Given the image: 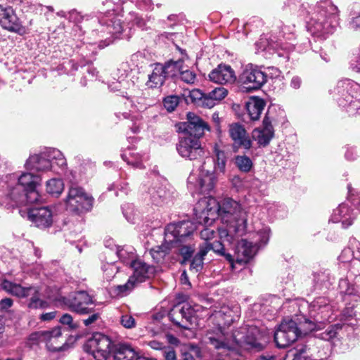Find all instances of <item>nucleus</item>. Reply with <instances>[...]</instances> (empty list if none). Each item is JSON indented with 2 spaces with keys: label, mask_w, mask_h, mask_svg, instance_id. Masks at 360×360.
<instances>
[{
  "label": "nucleus",
  "mask_w": 360,
  "mask_h": 360,
  "mask_svg": "<svg viewBox=\"0 0 360 360\" xmlns=\"http://www.w3.org/2000/svg\"><path fill=\"white\" fill-rule=\"evenodd\" d=\"M129 82L124 80L115 81L109 85V89L111 91L118 92L122 96L127 97V93L124 91Z\"/></svg>",
  "instance_id": "46"
},
{
  "label": "nucleus",
  "mask_w": 360,
  "mask_h": 360,
  "mask_svg": "<svg viewBox=\"0 0 360 360\" xmlns=\"http://www.w3.org/2000/svg\"><path fill=\"white\" fill-rule=\"evenodd\" d=\"M120 324L125 328L131 329L136 326L135 319L130 314H123L120 317Z\"/></svg>",
  "instance_id": "50"
},
{
  "label": "nucleus",
  "mask_w": 360,
  "mask_h": 360,
  "mask_svg": "<svg viewBox=\"0 0 360 360\" xmlns=\"http://www.w3.org/2000/svg\"><path fill=\"white\" fill-rule=\"evenodd\" d=\"M121 156L123 160L128 165H132L136 168H143L142 156L139 153L136 152V149L129 148L125 150Z\"/></svg>",
  "instance_id": "34"
},
{
  "label": "nucleus",
  "mask_w": 360,
  "mask_h": 360,
  "mask_svg": "<svg viewBox=\"0 0 360 360\" xmlns=\"http://www.w3.org/2000/svg\"><path fill=\"white\" fill-rule=\"evenodd\" d=\"M195 311L188 303L175 305L168 316L177 326L188 329L192 326Z\"/></svg>",
  "instance_id": "19"
},
{
  "label": "nucleus",
  "mask_w": 360,
  "mask_h": 360,
  "mask_svg": "<svg viewBox=\"0 0 360 360\" xmlns=\"http://www.w3.org/2000/svg\"><path fill=\"white\" fill-rule=\"evenodd\" d=\"M174 247L179 248V255L183 257L182 263H185L186 261L191 259L195 250V243H192L191 240L179 243L177 245H174L173 248Z\"/></svg>",
  "instance_id": "35"
},
{
  "label": "nucleus",
  "mask_w": 360,
  "mask_h": 360,
  "mask_svg": "<svg viewBox=\"0 0 360 360\" xmlns=\"http://www.w3.org/2000/svg\"><path fill=\"white\" fill-rule=\"evenodd\" d=\"M204 94H203L202 91H200L198 89H193L188 92V95L185 94L186 101L188 103V102L195 103L198 101L201 102Z\"/></svg>",
  "instance_id": "51"
},
{
  "label": "nucleus",
  "mask_w": 360,
  "mask_h": 360,
  "mask_svg": "<svg viewBox=\"0 0 360 360\" xmlns=\"http://www.w3.org/2000/svg\"><path fill=\"white\" fill-rule=\"evenodd\" d=\"M84 350L96 360H106L113 348L110 338L101 333H96L87 340Z\"/></svg>",
  "instance_id": "10"
},
{
  "label": "nucleus",
  "mask_w": 360,
  "mask_h": 360,
  "mask_svg": "<svg viewBox=\"0 0 360 360\" xmlns=\"http://www.w3.org/2000/svg\"><path fill=\"white\" fill-rule=\"evenodd\" d=\"M13 301L11 298H4L0 301V309L1 311H7L12 306Z\"/></svg>",
  "instance_id": "58"
},
{
  "label": "nucleus",
  "mask_w": 360,
  "mask_h": 360,
  "mask_svg": "<svg viewBox=\"0 0 360 360\" xmlns=\"http://www.w3.org/2000/svg\"><path fill=\"white\" fill-rule=\"evenodd\" d=\"M179 76L181 79L187 84H193L196 79L195 73L186 68L184 65L180 71Z\"/></svg>",
  "instance_id": "48"
},
{
  "label": "nucleus",
  "mask_w": 360,
  "mask_h": 360,
  "mask_svg": "<svg viewBox=\"0 0 360 360\" xmlns=\"http://www.w3.org/2000/svg\"><path fill=\"white\" fill-rule=\"evenodd\" d=\"M209 127L200 117L193 112L187 114V121L179 125V131L185 136H192L200 139Z\"/></svg>",
  "instance_id": "20"
},
{
  "label": "nucleus",
  "mask_w": 360,
  "mask_h": 360,
  "mask_svg": "<svg viewBox=\"0 0 360 360\" xmlns=\"http://www.w3.org/2000/svg\"><path fill=\"white\" fill-rule=\"evenodd\" d=\"M217 235L215 229L210 227H205L200 232L201 239L204 240V243H210L209 240L213 239Z\"/></svg>",
  "instance_id": "52"
},
{
  "label": "nucleus",
  "mask_w": 360,
  "mask_h": 360,
  "mask_svg": "<svg viewBox=\"0 0 360 360\" xmlns=\"http://www.w3.org/2000/svg\"><path fill=\"white\" fill-rule=\"evenodd\" d=\"M218 217H221L223 223L227 224L229 232H231V229L239 235L245 232L247 226V213L238 201L230 198H225L221 200Z\"/></svg>",
  "instance_id": "3"
},
{
  "label": "nucleus",
  "mask_w": 360,
  "mask_h": 360,
  "mask_svg": "<svg viewBox=\"0 0 360 360\" xmlns=\"http://www.w3.org/2000/svg\"><path fill=\"white\" fill-rule=\"evenodd\" d=\"M219 202L211 195L200 199L194 208L198 223L210 226L218 217Z\"/></svg>",
  "instance_id": "12"
},
{
  "label": "nucleus",
  "mask_w": 360,
  "mask_h": 360,
  "mask_svg": "<svg viewBox=\"0 0 360 360\" xmlns=\"http://www.w3.org/2000/svg\"><path fill=\"white\" fill-rule=\"evenodd\" d=\"M208 94L217 102L224 99L228 94V91L223 86L216 87L210 92Z\"/></svg>",
  "instance_id": "49"
},
{
  "label": "nucleus",
  "mask_w": 360,
  "mask_h": 360,
  "mask_svg": "<svg viewBox=\"0 0 360 360\" xmlns=\"http://www.w3.org/2000/svg\"><path fill=\"white\" fill-rule=\"evenodd\" d=\"M27 218L39 228H47L53 223V213L49 207H34L27 212Z\"/></svg>",
  "instance_id": "24"
},
{
  "label": "nucleus",
  "mask_w": 360,
  "mask_h": 360,
  "mask_svg": "<svg viewBox=\"0 0 360 360\" xmlns=\"http://www.w3.org/2000/svg\"><path fill=\"white\" fill-rule=\"evenodd\" d=\"M102 270L104 278L110 281L118 272L119 266L115 262H106L103 264Z\"/></svg>",
  "instance_id": "44"
},
{
  "label": "nucleus",
  "mask_w": 360,
  "mask_h": 360,
  "mask_svg": "<svg viewBox=\"0 0 360 360\" xmlns=\"http://www.w3.org/2000/svg\"><path fill=\"white\" fill-rule=\"evenodd\" d=\"M180 98L178 96L171 95L165 97L163 100V105L165 109L171 112L178 106Z\"/></svg>",
  "instance_id": "47"
},
{
  "label": "nucleus",
  "mask_w": 360,
  "mask_h": 360,
  "mask_svg": "<svg viewBox=\"0 0 360 360\" xmlns=\"http://www.w3.org/2000/svg\"><path fill=\"white\" fill-rule=\"evenodd\" d=\"M92 303V298L85 291L75 292L70 296L66 302L72 311L80 314L90 313L92 309L88 306Z\"/></svg>",
  "instance_id": "23"
},
{
  "label": "nucleus",
  "mask_w": 360,
  "mask_h": 360,
  "mask_svg": "<svg viewBox=\"0 0 360 360\" xmlns=\"http://www.w3.org/2000/svg\"><path fill=\"white\" fill-rule=\"evenodd\" d=\"M179 155L189 160H196L202 158L205 151L197 137L181 135L176 146Z\"/></svg>",
  "instance_id": "15"
},
{
  "label": "nucleus",
  "mask_w": 360,
  "mask_h": 360,
  "mask_svg": "<svg viewBox=\"0 0 360 360\" xmlns=\"http://www.w3.org/2000/svg\"><path fill=\"white\" fill-rule=\"evenodd\" d=\"M354 257L352 250L349 248H347L342 251L339 256V260L341 263H350L351 260Z\"/></svg>",
  "instance_id": "53"
},
{
  "label": "nucleus",
  "mask_w": 360,
  "mask_h": 360,
  "mask_svg": "<svg viewBox=\"0 0 360 360\" xmlns=\"http://www.w3.org/2000/svg\"><path fill=\"white\" fill-rule=\"evenodd\" d=\"M267 75L257 65H245L238 76V82L246 91L260 89L267 82Z\"/></svg>",
  "instance_id": "8"
},
{
  "label": "nucleus",
  "mask_w": 360,
  "mask_h": 360,
  "mask_svg": "<svg viewBox=\"0 0 360 360\" xmlns=\"http://www.w3.org/2000/svg\"><path fill=\"white\" fill-rule=\"evenodd\" d=\"M350 26L353 30L360 31V15L352 19Z\"/></svg>",
  "instance_id": "61"
},
{
  "label": "nucleus",
  "mask_w": 360,
  "mask_h": 360,
  "mask_svg": "<svg viewBox=\"0 0 360 360\" xmlns=\"http://www.w3.org/2000/svg\"><path fill=\"white\" fill-rule=\"evenodd\" d=\"M265 102L259 98H252L246 103V110L252 120H257L264 108Z\"/></svg>",
  "instance_id": "32"
},
{
  "label": "nucleus",
  "mask_w": 360,
  "mask_h": 360,
  "mask_svg": "<svg viewBox=\"0 0 360 360\" xmlns=\"http://www.w3.org/2000/svg\"><path fill=\"white\" fill-rule=\"evenodd\" d=\"M214 162L211 158H206L204 161L199 174L191 173L188 177L187 186L192 194L200 193L210 195L215 187L217 176L212 167Z\"/></svg>",
  "instance_id": "5"
},
{
  "label": "nucleus",
  "mask_w": 360,
  "mask_h": 360,
  "mask_svg": "<svg viewBox=\"0 0 360 360\" xmlns=\"http://www.w3.org/2000/svg\"><path fill=\"white\" fill-rule=\"evenodd\" d=\"M235 163L238 169L244 172H248L252 167V162L245 155H238L235 158Z\"/></svg>",
  "instance_id": "45"
},
{
  "label": "nucleus",
  "mask_w": 360,
  "mask_h": 360,
  "mask_svg": "<svg viewBox=\"0 0 360 360\" xmlns=\"http://www.w3.org/2000/svg\"><path fill=\"white\" fill-rule=\"evenodd\" d=\"M118 258L124 263L131 266V262H134L136 255L132 248L127 250L124 248L118 249L117 251Z\"/></svg>",
  "instance_id": "42"
},
{
  "label": "nucleus",
  "mask_w": 360,
  "mask_h": 360,
  "mask_svg": "<svg viewBox=\"0 0 360 360\" xmlns=\"http://www.w3.org/2000/svg\"><path fill=\"white\" fill-rule=\"evenodd\" d=\"M98 318H99V314L98 313H94V314H91V316H89L86 319H84L83 321L86 326H89L91 324L96 322L98 319Z\"/></svg>",
  "instance_id": "60"
},
{
  "label": "nucleus",
  "mask_w": 360,
  "mask_h": 360,
  "mask_svg": "<svg viewBox=\"0 0 360 360\" xmlns=\"http://www.w3.org/2000/svg\"><path fill=\"white\" fill-rule=\"evenodd\" d=\"M214 153L216 156V160L210 158L213 160L214 163L212 167H210L209 165V168L214 169V172L215 170H219V172H223L224 171L226 162L225 153L224 151L217 148V146H214Z\"/></svg>",
  "instance_id": "40"
},
{
  "label": "nucleus",
  "mask_w": 360,
  "mask_h": 360,
  "mask_svg": "<svg viewBox=\"0 0 360 360\" xmlns=\"http://www.w3.org/2000/svg\"><path fill=\"white\" fill-rule=\"evenodd\" d=\"M101 24L106 25L108 32L112 34H120L122 31L120 19L115 16L114 11H108L99 17Z\"/></svg>",
  "instance_id": "31"
},
{
  "label": "nucleus",
  "mask_w": 360,
  "mask_h": 360,
  "mask_svg": "<svg viewBox=\"0 0 360 360\" xmlns=\"http://www.w3.org/2000/svg\"><path fill=\"white\" fill-rule=\"evenodd\" d=\"M340 106L353 115L360 114V84L349 79L340 80L331 91Z\"/></svg>",
  "instance_id": "4"
},
{
  "label": "nucleus",
  "mask_w": 360,
  "mask_h": 360,
  "mask_svg": "<svg viewBox=\"0 0 360 360\" xmlns=\"http://www.w3.org/2000/svg\"><path fill=\"white\" fill-rule=\"evenodd\" d=\"M138 354L129 345H121L115 351L112 360H136Z\"/></svg>",
  "instance_id": "33"
},
{
  "label": "nucleus",
  "mask_w": 360,
  "mask_h": 360,
  "mask_svg": "<svg viewBox=\"0 0 360 360\" xmlns=\"http://www.w3.org/2000/svg\"><path fill=\"white\" fill-rule=\"evenodd\" d=\"M341 328L342 325L339 323L331 325L325 331L319 334L318 337L321 340L330 341L337 336L338 331Z\"/></svg>",
  "instance_id": "43"
},
{
  "label": "nucleus",
  "mask_w": 360,
  "mask_h": 360,
  "mask_svg": "<svg viewBox=\"0 0 360 360\" xmlns=\"http://www.w3.org/2000/svg\"><path fill=\"white\" fill-rule=\"evenodd\" d=\"M164 356L165 360H176L175 352L172 349H167L164 352Z\"/></svg>",
  "instance_id": "62"
},
{
  "label": "nucleus",
  "mask_w": 360,
  "mask_h": 360,
  "mask_svg": "<svg viewBox=\"0 0 360 360\" xmlns=\"http://www.w3.org/2000/svg\"><path fill=\"white\" fill-rule=\"evenodd\" d=\"M292 360H311L305 350H300L295 354Z\"/></svg>",
  "instance_id": "59"
},
{
  "label": "nucleus",
  "mask_w": 360,
  "mask_h": 360,
  "mask_svg": "<svg viewBox=\"0 0 360 360\" xmlns=\"http://www.w3.org/2000/svg\"><path fill=\"white\" fill-rule=\"evenodd\" d=\"M42 201V197L37 188L22 191L17 186L16 178L13 175L0 177V205L6 209H13L28 203H40Z\"/></svg>",
  "instance_id": "2"
},
{
  "label": "nucleus",
  "mask_w": 360,
  "mask_h": 360,
  "mask_svg": "<svg viewBox=\"0 0 360 360\" xmlns=\"http://www.w3.org/2000/svg\"><path fill=\"white\" fill-rule=\"evenodd\" d=\"M207 248L199 246L198 252L193 257L191 262L190 269L198 272L202 269L205 257L207 254Z\"/></svg>",
  "instance_id": "37"
},
{
  "label": "nucleus",
  "mask_w": 360,
  "mask_h": 360,
  "mask_svg": "<svg viewBox=\"0 0 360 360\" xmlns=\"http://www.w3.org/2000/svg\"><path fill=\"white\" fill-rule=\"evenodd\" d=\"M330 307L325 298L320 297L310 306V314L314 321L304 316H296L295 319L284 320L274 333V341L277 347L285 348L295 342L302 333L307 334L312 330L322 328L325 321L330 318Z\"/></svg>",
  "instance_id": "1"
},
{
  "label": "nucleus",
  "mask_w": 360,
  "mask_h": 360,
  "mask_svg": "<svg viewBox=\"0 0 360 360\" xmlns=\"http://www.w3.org/2000/svg\"><path fill=\"white\" fill-rule=\"evenodd\" d=\"M55 165L63 171L65 169L67 162L63 153L59 150L51 148L39 155H30L25 162V167L27 169L53 170L58 172L55 168Z\"/></svg>",
  "instance_id": "6"
},
{
  "label": "nucleus",
  "mask_w": 360,
  "mask_h": 360,
  "mask_svg": "<svg viewBox=\"0 0 360 360\" xmlns=\"http://www.w3.org/2000/svg\"><path fill=\"white\" fill-rule=\"evenodd\" d=\"M0 24L6 30L20 35L27 33V29L11 7L4 8L0 6Z\"/></svg>",
  "instance_id": "21"
},
{
  "label": "nucleus",
  "mask_w": 360,
  "mask_h": 360,
  "mask_svg": "<svg viewBox=\"0 0 360 360\" xmlns=\"http://www.w3.org/2000/svg\"><path fill=\"white\" fill-rule=\"evenodd\" d=\"M196 229L194 223L191 221H181L168 224L165 230V243L169 245L191 240V235Z\"/></svg>",
  "instance_id": "9"
},
{
  "label": "nucleus",
  "mask_w": 360,
  "mask_h": 360,
  "mask_svg": "<svg viewBox=\"0 0 360 360\" xmlns=\"http://www.w3.org/2000/svg\"><path fill=\"white\" fill-rule=\"evenodd\" d=\"M349 271L355 276L360 275V258L354 257L351 260Z\"/></svg>",
  "instance_id": "55"
},
{
  "label": "nucleus",
  "mask_w": 360,
  "mask_h": 360,
  "mask_svg": "<svg viewBox=\"0 0 360 360\" xmlns=\"http://www.w3.org/2000/svg\"><path fill=\"white\" fill-rule=\"evenodd\" d=\"M338 25V17L333 13L327 15L325 10H321L316 16L312 18L311 28L313 32L319 36L332 34Z\"/></svg>",
  "instance_id": "18"
},
{
  "label": "nucleus",
  "mask_w": 360,
  "mask_h": 360,
  "mask_svg": "<svg viewBox=\"0 0 360 360\" xmlns=\"http://www.w3.org/2000/svg\"><path fill=\"white\" fill-rule=\"evenodd\" d=\"M173 246L174 245L166 244L165 240L164 239V243L160 246H157L151 249L150 250V255L156 263H161Z\"/></svg>",
  "instance_id": "36"
},
{
  "label": "nucleus",
  "mask_w": 360,
  "mask_h": 360,
  "mask_svg": "<svg viewBox=\"0 0 360 360\" xmlns=\"http://www.w3.org/2000/svg\"><path fill=\"white\" fill-rule=\"evenodd\" d=\"M269 232V229L265 227L257 233V239L255 242H249L243 239L240 240L236 246L233 261L236 260L238 264L248 262L255 256L258 248L268 243Z\"/></svg>",
  "instance_id": "7"
},
{
  "label": "nucleus",
  "mask_w": 360,
  "mask_h": 360,
  "mask_svg": "<svg viewBox=\"0 0 360 360\" xmlns=\"http://www.w3.org/2000/svg\"><path fill=\"white\" fill-rule=\"evenodd\" d=\"M141 192L144 200L155 206H162L170 198L169 191L158 181L144 184Z\"/></svg>",
  "instance_id": "16"
},
{
  "label": "nucleus",
  "mask_w": 360,
  "mask_h": 360,
  "mask_svg": "<svg viewBox=\"0 0 360 360\" xmlns=\"http://www.w3.org/2000/svg\"><path fill=\"white\" fill-rule=\"evenodd\" d=\"M60 322L63 325H68L72 329L77 327V324L73 323L72 316L68 314H63L60 319Z\"/></svg>",
  "instance_id": "56"
},
{
  "label": "nucleus",
  "mask_w": 360,
  "mask_h": 360,
  "mask_svg": "<svg viewBox=\"0 0 360 360\" xmlns=\"http://www.w3.org/2000/svg\"><path fill=\"white\" fill-rule=\"evenodd\" d=\"M46 186L49 193L56 196H58L64 189V184L59 178H53L47 181Z\"/></svg>",
  "instance_id": "41"
},
{
  "label": "nucleus",
  "mask_w": 360,
  "mask_h": 360,
  "mask_svg": "<svg viewBox=\"0 0 360 360\" xmlns=\"http://www.w3.org/2000/svg\"><path fill=\"white\" fill-rule=\"evenodd\" d=\"M212 120L213 121V122L216 125V127H217V130L220 133L221 132V129H220V118L219 117V113L218 112H214L212 115Z\"/></svg>",
  "instance_id": "63"
},
{
  "label": "nucleus",
  "mask_w": 360,
  "mask_h": 360,
  "mask_svg": "<svg viewBox=\"0 0 360 360\" xmlns=\"http://www.w3.org/2000/svg\"><path fill=\"white\" fill-rule=\"evenodd\" d=\"M10 175H13L16 178L17 186H19L22 191L37 188L41 181L40 176L31 172H24L20 176H17L15 174Z\"/></svg>",
  "instance_id": "28"
},
{
  "label": "nucleus",
  "mask_w": 360,
  "mask_h": 360,
  "mask_svg": "<svg viewBox=\"0 0 360 360\" xmlns=\"http://www.w3.org/2000/svg\"><path fill=\"white\" fill-rule=\"evenodd\" d=\"M208 76L210 81L220 84H233L236 80L234 70L227 65H219Z\"/></svg>",
  "instance_id": "25"
},
{
  "label": "nucleus",
  "mask_w": 360,
  "mask_h": 360,
  "mask_svg": "<svg viewBox=\"0 0 360 360\" xmlns=\"http://www.w3.org/2000/svg\"><path fill=\"white\" fill-rule=\"evenodd\" d=\"M183 65L184 62L182 60H177L175 62L169 61L163 64V68L165 72L167 79L169 77H176L177 75H179Z\"/></svg>",
  "instance_id": "39"
},
{
  "label": "nucleus",
  "mask_w": 360,
  "mask_h": 360,
  "mask_svg": "<svg viewBox=\"0 0 360 360\" xmlns=\"http://www.w3.org/2000/svg\"><path fill=\"white\" fill-rule=\"evenodd\" d=\"M229 135L233 142V150L236 152L239 148L250 149L252 141L243 125L238 122L229 124Z\"/></svg>",
  "instance_id": "22"
},
{
  "label": "nucleus",
  "mask_w": 360,
  "mask_h": 360,
  "mask_svg": "<svg viewBox=\"0 0 360 360\" xmlns=\"http://www.w3.org/2000/svg\"><path fill=\"white\" fill-rule=\"evenodd\" d=\"M202 341L215 349H230L233 337L224 331L221 327H216L208 329L202 336Z\"/></svg>",
  "instance_id": "17"
},
{
  "label": "nucleus",
  "mask_w": 360,
  "mask_h": 360,
  "mask_svg": "<svg viewBox=\"0 0 360 360\" xmlns=\"http://www.w3.org/2000/svg\"><path fill=\"white\" fill-rule=\"evenodd\" d=\"M274 131L273 127L268 118L265 117L263 120L262 128L254 129L252 136L259 146H266L274 137Z\"/></svg>",
  "instance_id": "26"
},
{
  "label": "nucleus",
  "mask_w": 360,
  "mask_h": 360,
  "mask_svg": "<svg viewBox=\"0 0 360 360\" xmlns=\"http://www.w3.org/2000/svg\"><path fill=\"white\" fill-rule=\"evenodd\" d=\"M44 330L38 331L32 333L28 338V345L30 346H32L34 345H37L41 342H44Z\"/></svg>",
  "instance_id": "54"
},
{
  "label": "nucleus",
  "mask_w": 360,
  "mask_h": 360,
  "mask_svg": "<svg viewBox=\"0 0 360 360\" xmlns=\"http://www.w3.org/2000/svg\"><path fill=\"white\" fill-rule=\"evenodd\" d=\"M56 315V311L48 312L41 314V319L43 321H50L55 318Z\"/></svg>",
  "instance_id": "64"
},
{
  "label": "nucleus",
  "mask_w": 360,
  "mask_h": 360,
  "mask_svg": "<svg viewBox=\"0 0 360 360\" xmlns=\"http://www.w3.org/2000/svg\"><path fill=\"white\" fill-rule=\"evenodd\" d=\"M93 202L92 196L78 186L70 187L65 199L67 209L76 213L90 211L93 207Z\"/></svg>",
  "instance_id": "11"
},
{
  "label": "nucleus",
  "mask_w": 360,
  "mask_h": 360,
  "mask_svg": "<svg viewBox=\"0 0 360 360\" xmlns=\"http://www.w3.org/2000/svg\"><path fill=\"white\" fill-rule=\"evenodd\" d=\"M217 102L215 101L209 94L208 93L205 94L203 98H202L201 103L203 106L211 108L214 107Z\"/></svg>",
  "instance_id": "57"
},
{
  "label": "nucleus",
  "mask_w": 360,
  "mask_h": 360,
  "mask_svg": "<svg viewBox=\"0 0 360 360\" xmlns=\"http://www.w3.org/2000/svg\"><path fill=\"white\" fill-rule=\"evenodd\" d=\"M202 248H207V252L210 250H213L214 252L223 255L225 258L231 263L232 267H233V256L229 253H225L224 245L219 241L211 243H203L202 245Z\"/></svg>",
  "instance_id": "38"
},
{
  "label": "nucleus",
  "mask_w": 360,
  "mask_h": 360,
  "mask_svg": "<svg viewBox=\"0 0 360 360\" xmlns=\"http://www.w3.org/2000/svg\"><path fill=\"white\" fill-rule=\"evenodd\" d=\"M131 267L134 270L133 274L129 278L125 284L117 286L120 292L127 293L132 290L136 283L145 281L146 279L152 276L155 271L154 266L147 264L141 259H136L131 262Z\"/></svg>",
  "instance_id": "13"
},
{
  "label": "nucleus",
  "mask_w": 360,
  "mask_h": 360,
  "mask_svg": "<svg viewBox=\"0 0 360 360\" xmlns=\"http://www.w3.org/2000/svg\"><path fill=\"white\" fill-rule=\"evenodd\" d=\"M167 77L163 68V64L156 63L152 72L148 75L146 85L150 89L161 87L165 82Z\"/></svg>",
  "instance_id": "30"
},
{
  "label": "nucleus",
  "mask_w": 360,
  "mask_h": 360,
  "mask_svg": "<svg viewBox=\"0 0 360 360\" xmlns=\"http://www.w3.org/2000/svg\"><path fill=\"white\" fill-rule=\"evenodd\" d=\"M1 288L7 292L18 297L31 296L28 304L29 308L37 309L44 307L45 302L40 300L38 290L35 287H22L20 284L5 280L1 283Z\"/></svg>",
  "instance_id": "14"
},
{
  "label": "nucleus",
  "mask_w": 360,
  "mask_h": 360,
  "mask_svg": "<svg viewBox=\"0 0 360 360\" xmlns=\"http://www.w3.org/2000/svg\"><path fill=\"white\" fill-rule=\"evenodd\" d=\"M333 223L341 222L343 228L346 229L349 227L353 221L352 214L348 205L345 203H342L339 205L331 216L330 219Z\"/></svg>",
  "instance_id": "29"
},
{
  "label": "nucleus",
  "mask_w": 360,
  "mask_h": 360,
  "mask_svg": "<svg viewBox=\"0 0 360 360\" xmlns=\"http://www.w3.org/2000/svg\"><path fill=\"white\" fill-rule=\"evenodd\" d=\"M44 342L46 343L47 348L50 351H60L62 348L61 328L59 326L55 327L51 330H44Z\"/></svg>",
  "instance_id": "27"
}]
</instances>
